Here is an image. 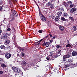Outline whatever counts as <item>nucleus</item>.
Masks as SVG:
<instances>
[{"label":"nucleus","mask_w":77,"mask_h":77,"mask_svg":"<svg viewBox=\"0 0 77 77\" xmlns=\"http://www.w3.org/2000/svg\"><path fill=\"white\" fill-rule=\"evenodd\" d=\"M51 5V3L50 2H48L46 4V6L47 7H50Z\"/></svg>","instance_id":"28"},{"label":"nucleus","mask_w":77,"mask_h":77,"mask_svg":"<svg viewBox=\"0 0 77 77\" xmlns=\"http://www.w3.org/2000/svg\"><path fill=\"white\" fill-rule=\"evenodd\" d=\"M54 51H51V54H54Z\"/></svg>","instance_id":"55"},{"label":"nucleus","mask_w":77,"mask_h":77,"mask_svg":"<svg viewBox=\"0 0 77 77\" xmlns=\"http://www.w3.org/2000/svg\"><path fill=\"white\" fill-rule=\"evenodd\" d=\"M12 30H14V31H15V29L14 27L12 28Z\"/></svg>","instance_id":"58"},{"label":"nucleus","mask_w":77,"mask_h":77,"mask_svg":"<svg viewBox=\"0 0 77 77\" xmlns=\"http://www.w3.org/2000/svg\"><path fill=\"white\" fill-rule=\"evenodd\" d=\"M61 19L62 21H66V19H65V18L63 17H61Z\"/></svg>","instance_id":"25"},{"label":"nucleus","mask_w":77,"mask_h":77,"mask_svg":"<svg viewBox=\"0 0 77 77\" xmlns=\"http://www.w3.org/2000/svg\"><path fill=\"white\" fill-rule=\"evenodd\" d=\"M51 18H52V19H54V17L53 16H52Z\"/></svg>","instance_id":"62"},{"label":"nucleus","mask_w":77,"mask_h":77,"mask_svg":"<svg viewBox=\"0 0 77 77\" xmlns=\"http://www.w3.org/2000/svg\"><path fill=\"white\" fill-rule=\"evenodd\" d=\"M46 73H45V74H44V75L43 76V77H47V75H46Z\"/></svg>","instance_id":"53"},{"label":"nucleus","mask_w":77,"mask_h":77,"mask_svg":"<svg viewBox=\"0 0 77 77\" xmlns=\"http://www.w3.org/2000/svg\"><path fill=\"white\" fill-rule=\"evenodd\" d=\"M1 66L2 67V68H5L6 67V65L3 64H1Z\"/></svg>","instance_id":"30"},{"label":"nucleus","mask_w":77,"mask_h":77,"mask_svg":"<svg viewBox=\"0 0 77 77\" xmlns=\"http://www.w3.org/2000/svg\"><path fill=\"white\" fill-rule=\"evenodd\" d=\"M62 13L61 11H59L57 13V15L58 16H61Z\"/></svg>","instance_id":"16"},{"label":"nucleus","mask_w":77,"mask_h":77,"mask_svg":"<svg viewBox=\"0 0 77 77\" xmlns=\"http://www.w3.org/2000/svg\"><path fill=\"white\" fill-rule=\"evenodd\" d=\"M73 6H74V5H70V8H72V7H73Z\"/></svg>","instance_id":"48"},{"label":"nucleus","mask_w":77,"mask_h":77,"mask_svg":"<svg viewBox=\"0 0 77 77\" xmlns=\"http://www.w3.org/2000/svg\"><path fill=\"white\" fill-rule=\"evenodd\" d=\"M66 58L65 56H64V57H63V62H65V61H66Z\"/></svg>","instance_id":"34"},{"label":"nucleus","mask_w":77,"mask_h":77,"mask_svg":"<svg viewBox=\"0 0 77 77\" xmlns=\"http://www.w3.org/2000/svg\"><path fill=\"white\" fill-rule=\"evenodd\" d=\"M42 40H43V39H41L40 41H39L38 42H41V41H42Z\"/></svg>","instance_id":"61"},{"label":"nucleus","mask_w":77,"mask_h":77,"mask_svg":"<svg viewBox=\"0 0 77 77\" xmlns=\"http://www.w3.org/2000/svg\"><path fill=\"white\" fill-rule=\"evenodd\" d=\"M17 48L18 49L20 50V51H24V48H21L20 46H18L17 47Z\"/></svg>","instance_id":"10"},{"label":"nucleus","mask_w":77,"mask_h":77,"mask_svg":"<svg viewBox=\"0 0 77 77\" xmlns=\"http://www.w3.org/2000/svg\"><path fill=\"white\" fill-rule=\"evenodd\" d=\"M77 11V9L75 8H71V9H70V12L71 13H72V14H73V13H75V11Z\"/></svg>","instance_id":"7"},{"label":"nucleus","mask_w":77,"mask_h":77,"mask_svg":"<svg viewBox=\"0 0 77 77\" xmlns=\"http://www.w3.org/2000/svg\"><path fill=\"white\" fill-rule=\"evenodd\" d=\"M1 49H3V50H4V49H5V45H2L1 47Z\"/></svg>","instance_id":"27"},{"label":"nucleus","mask_w":77,"mask_h":77,"mask_svg":"<svg viewBox=\"0 0 77 77\" xmlns=\"http://www.w3.org/2000/svg\"><path fill=\"white\" fill-rule=\"evenodd\" d=\"M14 16L11 15L10 17V21H13L15 20V17Z\"/></svg>","instance_id":"8"},{"label":"nucleus","mask_w":77,"mask_h":77,"mask_svg":"<svg viewBox=\"0 0 77 77\" xmlns=\"http://www.w3.org/2000/svg\"><path fill=\"white\" fill-rule=\"evenodd\" d=\"M49 55L50 56H52V54H51V51H50V52H49Z\"/></svg>","instance_id":"39"},{"label":"nucleus","mask_w":77,"mask_h":77,"mask_svg":"<svg viewBox=\"0 0 77 77\" xmlns=\"http://www.w3.org/2000/svg\"><path fill=\"white\" fill-rule=\"evenodd\" d=\"M46 59L48 60H49V59H50V57L49 56H48L46 57Z\"/></svg>","instance_id":"38"},{"label":"nucleus","mask_w":77,"mask_h":77,"mask_svg":"<svg viewBox=\"0 0 77 77\" xmlns=\"http://www.w3.org/2000/svg\"><path fill=\"white\" fill-rule=\"evenodd\" d=\"M11 11L12 14L11 15H13V16H14V17H17L18 16V14L17 13V12L14 10H11Z\"/></svg>","instance_id":"4"},{"label":"nucleus","mask_w":77,"mask_h":77,"mask_svg":"<svg viewBox=\"0 0 77 77\" xmlns=\"http://www.w3.org/2000/svg\"><path fill=\"white\" fill-rule=\"evenodd\" d=\"M57 38V36L56 35H55L54 36L53 38H52V39H55V38Z\"/></svg>","instance_id":"44"},{"label":"nucleus","mask_w":77,"mask_h":77,"mask_svg":"<svg viewBox=\"0 0 77 77\" xmlns=\"http://www.w3.org/2000/svg\"><path fill=\"white\" fill-rule=\"evenodd\" d=\"M67 67H68V65H65V66L64 67V68H66Z\"/></svg>","instance_id":"40"},{"label":"nucleus","mask_w":77,"mask_h":77,"mask_svg":"<svg viewBox=\"0 0 77 77\" xmlns=\"http://www.w3.org/2000/svg\"><path fill=\"white\" fill-rule=\"evenodd\" d=\"M0 3H3V1L0 0Z\"/></svg>","instance_id":"59"},{"label":"nucleus","mask_w":77,"mask_h":77,"mask_svg":"<svg viewBox=\"0 0 77 77\" xmlns=\"http://www.w3.org/2000/svg\"><path fill=\"white\" fill-rule=\"evenodd\" d=\"M30 64V67H31V68H32L34 65V61L33 60H32Z\"/></svg>","instance_id":"11"},{"label":"nucleus","mask_w":77,"mask_h":77,"mask_svg":"<svg viewBox=\"0 0 77 77\" xmlns=\"http://www.w3.org/2000/svg\"><path fill=\"white\" fill-rule=\"evenodd\" d=\"M66 58H69L71 57V55L69 54H67L64 56Z\"/></svg>","instance_id":"20"},{"label":"nucleus","mask_w":77,"mask_h":77,"mask_svg":"<svg viewBox=\"0 0 77 77\" xmlns=\"http://www.w3.org/2000/svg\"><path fill=\"white\" fill-rule=\"evenodd\" d=\"M39 15L41 20L43 21H44V22H45V21H46V18L42 15V14L41 13V12H39Z\"/></svg>","instance_id":"3"},{"label":"nucleus","mask_w":77,"mask_h":77,"mask_svg":"<svg viewBox=\"0 0 77 77\" xmlns=\"http://www.w3.org/2000/svg\"><path fill=\"white\" fill-rule=\"evenodd\" d=\"M13 71H14V72H17V73L19 74V75H20V76H22V75L23 74V72H22L21 71L20 69L19 68H14L13 69Z\"/></svg>","instance_id":"1"},{"label":"nucleus","mask_w":77,"mask_h":77,"mask_svg":"<svg viewBox=\"0 0 77 77\" xmlns=\"http://www.w3.org/2000/svg\"><path fill=\"white\" fill-rule=\"evenodd\" d=\"M46 68L47 69H50V65H48L46 67Z\"/></svg>","instance_id":"33"},{"label":"nucleus","mask_w":77,"mask_h":77,"mask_svg":"<svg viewBox=\"0 0 77 77\" xmlns=\"http://www.w3.org/2000/svg\"><path fill=\"white\" fill-rule=\"evenodd\" d=\"M72 62H73V60L71 58L69 59H68V60L67 61V62H69V63H71Z\"/></svg>","instance_id":"21"},{"label":"nucleus","mask_w":77,"mask_h":77,"mask_svg":"<svg viewBox=\"0 0 77 77\" xmlns=\"http://www.w3.org/2000/svg\"><path fill=\"white\" fill-rule=\"evenodd\" d=\"M63 17L65 18H66V17H68V14L66 13H64L63 14Z\"/></svg>","instance_id":"18"},{"label":"nucleus","mask_w":77,"mask_h":77,"mask_svg":"<svg viewBox=\"0 0 77 77\" xmlns=\"http://www.w3.org/2000/svg\"><path fill=\"white\" fill-rule=\"evenodd\" d=\"M63 6L66 8H67V7L68 6V5L65 2H63Z\"/></svg>","instance_id":"13"},{"label":"nucleus","mask_w":77,"mask_h":77,"mask_svg":"<svg viewBox=\"0 0 77 77\" xmlns=\"http://www.w3.org/2000/svg\"><path fill=\"white\" fill-rule=\"evenodd\" d=\"M73 27L74 28L73 30L74 31H75V32L76 31V26L74 25L73 26Z\"/></svg>","instance_id":"31"},{"label":"nucleus","mask_w":77,"mask_h":77,"mask_svg":"<svg viewBox=\"0 0 77 77\" xmlns=\"http://www.w3.org/2000/svg\"><path fill=\"white\" fill-rule=\"evenodd\" d=\"M59 56V55H56L55 56V58H56L57 57H58Z\"/></svg>","instance_id":"54"},{"label":"nucleus","mask_w":77,"mask_h":77,"mask_svg":"<svg viewBox=\"0 0 77 77\" xmlns=\"http://www.w3.org/2000/svg\"><path fill=\"white\" fill-rule=\"evenodd\" d=\"M3 62H4V61L3 60H2V58H0V64H3Z\"/></svg>","instance_id":"23"},{"label":"nucleus","mask_w":77,"mask_h":77,"mask_svg":"<svg viewBox=\"0 0 77 77\" xmlns=\"http://www.w3.org/2000/svg\"><path fill=\"white\" fill-rule=\"evenodd\" d=\"M59 29L60 30H61V31H63L64 30V28L62 26H60L59 27Z\"/></svg>","instance_id":"17"},{"label":"nucleus","mask_w":77,"mask_h":77,"mask_svg":"<svg viewBox=\"0 0 77 77\" xmlns=\"http://www.w3.org/2000/svg\"><path fill=\"white\" fill-rule=\"evenodd\" d=\"M62 51L61 50H59L58 51V54H59V53H60V52H61V51Z\"/></svg>","instance_id":"47"},{"label":"nucleus","mask_w":77,"mask_h":77,"mask_svg":"<svg viewBox=\"0 0 77 77\" xmlns=\"http://www.w3.org/2000/svg\"><path fill=\"white\" fill-rule=\"evenodd\" d=\"M5 57L6 59H9L11 57V54L9 53H7L5 55Z\"/></svg>","instance_id":"6"},{"label":"nucleus","mask_w":77,"mask_h":77,"mask_svg":"<svg viewBox=\"0 0 77 77\" xmlns=\"http://www.w3.org/2000/svg\"><path fill=\"white\" fill-rule=\"evenodd\" d=\"M8 35L9 34H8V32H6L5 34H3L1 36V39H4V40H6V39H8Z\"/></svg>","instance_id":"2"},{"label":"nucleus","mask_w":77,"mask_h":77,"mask_svg":"<svg viewBox=\"0 0 77 77\" xmlns=\"http://www.w3.org/2000/svg\"><path fill=\"white\" fill-rule=\"evenodd\" d=\"M59 16H57L55 17V20L56 21H58L59 19H60V18L59 17Z\"/></svg>","instance_id":"12"},{"label":"nucleus","mask_w":77,"mask_h":77,"mask_svg":"<svg viewBox=\"0 0 77 77\" xmlns=\"http://www.w3.org/2000/svg\"><path fill=\"white\" fill-rule=\"evenodd\" d=\"M48 26H51V23H50V22L49 21H48Z\"/></svg>","instance_id":"37"},{"label":"nucleus","mask_w":77,"mask_h":77,"mask_svg":"<svg viewBox=\"0 0 77 77\" xmlns=\"http://www.w3.org/2000/svg\"><path fill=\"white\" fill-rule=\"evenodd\" d=\"M21 54H22V57H24V55L25 54L24 53L22 52V53Z\"/></svg>","instance_id":"46"},{"label":"nucleus","mask_w":77,"mask_h":77,"mask_svg":"<svg viewBox=\"0 0 77 77\" xmlns=\"http://www.w3.org/2000/svg\"><path fill=\"white\" fill-rule=\"evenodd\" d=\"M50 1L51 2H54V0H50Z\"/></svg>","instance_id":"64"},{"label":"nucleus","mask_w":77,"mask_h":77,"mask_svg":"<svg viewBox=\"0 0 77 77\" xmlns=\"http://www.w3.org/2000/svg\"><path fill=\"white\" fill-rule=\"evenodd\" d=\"M71 47V45L69 44H68L66 45V48H68V47H69V48H70Z\"/></svg>","instance_id":"32"},{"label":"nucleus","mask_w":77,"mask_h":77,"mask_svg":"<svg viewBox=\"0 0 77 77\" xmlns=\"http://www.w3.org/2000/svg\"><path fill=\"white\" fill-rule=\"evenodd\" d=\"M53 40H50V42L51 43H51H52V42H53Z\"/></svg>","instance_id":"56"},{"label":"nucleus","mask_w":77,"mask_h":77,"mask_svg":"<svg viewBox=\"0 0 77 77\" xmlns=\"http://www.w3.org/2000/svg\"><path fill=\"white\" fill-rule=\"evenodd\" d=\"M74 14L75 15H77V13H76V11L74 13Z\"/></svg>","instance_id":"57"},{"label":"nucleus","mask_w":77,"mask_h":77,"mask_svg":"<svg viewBox=\"0 0 77 77\" xmlns=\"http://www.w3.org/2000/svg\"><path fill=\"white\" fill-rule=\"evenodd\" d=\"M69 19H70V20L71 21H72V22H73V21H74V18H73V17H69Z\"/></svg>","instance_id":"26"},{"label":"nucleus","mask_w":77,"mask_h":77,"mask_svg":"<svg viewBox=\"0 0 77 77\" xmlns=\"http://www.w3.org/2000/svg\"><path fill=\"white\" fill-rule=\"evenodd\" d=\"M48 36H50V38H52V35L51 34H49V35H48Z\"/></svg>","instance_id":"50"},{"label":"nucleus","mask_w":77,"mask_h":77,"mask_svg":"<svg viewBox=\"0 0 77 77\" xmlns=\"http://www.w3.org/2000/svg\"><path fill=\"white\" fill-rule=\"evenodd\" d=\"M3 11V5L0 6V11Z\"/></svg>","instance_id":"36"},{"label":"nucleus","mask_w":77,"mask_h":77,"mask_svg":"<svg viewBox=\"0 0 77 77\" xmlns=\"http://www.w3.org/2000/svg\"><path fill=\"white\" fill-rule=\"evenodd\" d=\"M6 49L8 51H10L11 50V47L9 46H8L7 47Z\"/></svg>","instance_id":"24"},{"label":"nucleus","mask_w":77,"mask_h":77,"mask_svg":"<svg viewBox=\"0 0 77 77\" xmlns=\"http://www.w3.org/2000/svg\"><path fill=\"white\" fill-rule=\"evenodd\" d=\"M22 65L23 66H27V63L25 61H23L22 62Z\"/></svg>","instance_id":"9"},{"label":"nucleus","mask_w":77,"mask_h":77,"mask_svg":"<svg viewBox=\"0 0 77 77\" xmlns=\"http://www.w3.org/2000/svg\"><path fill=\"white\" fill-rule=\"evenodd\" d=\"M72 56H76V51H73L72 52Z\"/></svg>","instance_id":"14"},{"label":"nucleus","mask_w":77,"mask_h":77,"mask_svg":"<svg viewBox=\"0 0 77 77\" xmlns=\"http://www.w3.org/2000/svg\"><path fill=\"white\" fill-rule=\"evenodd\" d=\"M67 3L69 5H71L72 4V2L69 1L67 2Z\"/></svg>","instance_id":"35"},{"label":"nucleus","mask_w":77,"mask_h":77,"mask_svg":"<svg viewBox=\"0 0 77 77\" xmlns=\"http://www.w3.org/2000/svg\"><path fill=\"white\" fill-rule=\"evenodd\" d=\"M50 8H51V9L54 8V4H52L51 5Z\"/></svg>","instance_id":"15"},{"label":"nucleus","mask_w":77,"mask_h":77,"mask_svg":"<svg viewBox=\"0 0 77 77\" xmlns=\"http://www.w3.org/2000/svg\"><path fill=\"white\" fill-rule=\"evenodd\" d=\"M10 42L11 41H10V40H7L5 41V42L6 43V44H9Z\"/></svg>","instance_id":"19"},{"label":"nucleus","mask_w":77,"mask_h":77,"mask_svg":"<svg viewBox=\"0 0 77 77\" xmlns=\"http://www.w3.org/2000/svg\"><path fill=\"white\" fill-rule=\"evenodd\" d=\"M2 29H0V35H1L2 34Z\"/></svg>","instance_id":"49"},{"label":"nucleus","mask_w":77,"mask_h":77,"mask_svg":"<svg viewBox=\"0 0 77 77\" xmlns=\"http://www.w3.org/2000/svg\"><path fill=\"white\" fill-rule=\"evenodd\" d=\"M46 74V75H47V77H50L51 75V73H49L48 74H47V73Z\"/></svg>","instance_id":"22"},{"label":"nucleus","mask_w":77,"mask_h":77,"mask_svg":"<svg viewBox=\"0 0 77 77\" xmlns=\"http://www.w3.org/2000/svg\"><path fill=\"white\" fill-rule=\"evenodd\" d=\"M42 31H43L42 30H39L38 31V32H39V33H42Z\"/></svg>","instance_id":"42"},{"label":"nucleus","mask_w":77,"mask_h":77,"mask_svg":"<svg viewBox=\"0 0 77 77\" xmlns=\"http://www.w3.org/2000/svg\"><path fill=\"white\" fill-rule=\"evenodd\" d=\"M56 48H60V45H57Z\"/></svg>","instance_id":"45"},{"label":"nucleus","mask_w":77,"mask_h":77,"mask_svg":"<svg viewBox=\"0 0 77 77\" xmlns=\"http://www.w3.org/2000/svg\"><path fill=\"white\" fill-rule=\"evenodd\" d=\"M42 45L43 46H45V47H49V46H50V43L49 42H44V43L42 44Z\"/></svg>","instance_id":"5"},{"label":"nucleus","mask_w":77,"mask_h":77,"mask_svg":"<svg viewBox=\"0 0 77 77\" xmlns=\"http://www.w3.org/2000/svg\"><path fill=\"white\" fill-rule=\"evenodd\" d=\"M3 73V71L0 70V75L2 74Z\"/></svg>","instance_id":"52"},{"label":"nucleus","mask_w":77,"mask_h":77,"mask_svg":"<svg viewBox=\"0 0 77 77\" xmlns=\"http://www.w3.org/2000/svg\"><path fill=\"white\" fill-rule=\"evenodd\" d=\"M55 73L56 74H59V71H56L55 72Z\"/></svg>","instance_id":"51"},{"label":"nucleus","mask_w":77,"mask_h":77,"mask_svg":"<svg viewBox=\"0 0 77 77\" xmlns=\"http://www.w3.org/2000/svg\"><path fill=\"white\" fill-rule=\"evenodd\" d=\"M70 24H71V23H69L67 25V26H69Z\"/></svg>","instance_id":"60"},{"label":"nucleus","mask_w":77,"mask_h":77,"mask_svg":"<svg viewBox=\"0 0 77 77\" xmlns=\"http://www.w3.org/2000/svg\"><path fill=\"white\" fill-rule=\"evenodd\" d=\"M35 44H37V45H39L40 44V42H35Z\"/></svg>","instance_id":"41"},{"label":"nucleus","mask_w":77,"mask_h":77,"mask_svg":"<svg viewBox=\"0 0 77 77\" xmlns=\"http://www.w3.org/2000/svg\"><path fill=\"white\" fill-rule=\"evenodd\" d=\"M7 30L8 32H10L11 31V28H8L7 29Z\"/></svg>","instance_id":"43"},{"label":"nucleus","mask_w":77,"mask_h":77,"mask_svg":"<svg viewBox=\"0 0 77 77\" xmlns=\"http://www.w3.org/2000/svg\"><path fill=\"white\" fill-rule=\"evenodd\" d=\"M60 11H61V12H63V11H64L65 10H64V8H63V7H61V8H60Z\"/></svg>","instance_id":"29"},{"label":"nucleus","mask_w":77,"mask_h":77,"mask_svg":"<svg viewBox=\"0 0 77 77\" xmlns=\"http://www.w3.org/2000/svg\"><path fill=\"white\" fill-rule=\"evenodd\" d=\"M10 5H11V6H12V3L10 2Z\"/></svg>","instance_id":"63"}]
</instances>
